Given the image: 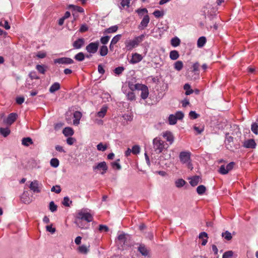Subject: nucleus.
<instances>
[{"label": "nucleus", "instance_id": "473e14b6", "mask_svg": "<svg viewBox=\"0 0 258 258\" xmlns=\"http://www.w3.org/2000/svg\"><path fill=\"white\" fill-rule=\"evenodd\" d=\"M180 43V39L177 37H174L171 39V44L173 47H176L178 46Z\"/></svg>", "mask_w": 258, "mask_h": 258}, {"label": "nucleus", "instance_id": "680f3d73", "mask_svg": "<svg viewBox=\"0 0 258 258\" xmlns=\"http://www.w3.org/2000/svg\"><path fill=\"white\" fill-rule=\"evenodd\" d=\"M194 129L195 131L197 132L198 134H201L204 131V127H200V126H197L196 125H195L194 126Z\"/></svg>", "mask_w": 258, "mask_h": 258}, {"label": "nucleus", "instance_id": "c756f323", "mask_svg": "<svg viewBox=\"0 0 258 258\" xmlns=\"http://www.w3.org/2000/svg\"><path fill=\"white\" fill-rule=\"evenodd\" d=\"M89 247L85 245H82L78 247V251L79 252L83 254H86L89 251Z\"/></svg>", "mask_w": 258, "mask_h": 258}, {"label": "nucleus", "instance_id": "4d7b16f0", "mask_svg": "<svg viewBox=\"0 0 258 258\" xmlns=\"http://www.w3.org/2000/svg\"><path fill=\"white\" fill-rule=\"evenodd\" d=\"M175 115L176 116V117L177 119L181 120L184 117V113L182 111H177Z\"/></svg>", "mask_w": 258, "mask_h": 258}, {"label": "nucleus", "instance_id": "7c9ffc66", "mask_svg": "<svg viewBox=\"0 0 258 258\" xmlns=\"http://www.w3.org/2000/svg\"><path fill=\"white\" fill-rule=\"evenodd\" d=\"M10 134V130L8 128H0V134L4 137H7Z\"/></svg>", "mask_w": 258, "mask_h": 258}, {"label": "nucleus", "instance_id": "bb28decb", "mask_svg": "<svg viewBox=\"0 0 258 258\" xmlns=\"http://www.w3.org/2000/svg\"><path fill=\"white\" fill-rule=\"evenodd\" d=\"M117 29L118 26H117L116 25L112 26L105 29L104 33L107 34L114 33L117 31Z\"/></svg>", "mask_w": 258, "mask_h": 258}, {"label": "nucleus", "instance_id": "37998d69", "mask_svg": "<svg viewBox=\"0 0 258 258\" xmlns=\"http://www.w3.org/2000/svg\"><path fill=\"white\" fill-rule=\"evenodd\" d=\"M121 34H118L115 35L114 37H113L111 41V43L113 44H116L119 40L121 39Z\"/></svg>", "mask_w": 258, "mask_h": 258}, {"label": "nucleus", "instance_id": "cd10ccee", "mask_svg": "<svg viewBox=\"0 0 258 258\" xmlns=\"http://www.w3.org/2000/svg\"><path fill=\"white\" fill-rule=\"evenodd\" d=\"M183 62L181 60H178L176 61L174 64V68L178 71L181 70L183 68Z\"/></svg>", "mask_w": 258, "mask_h": 258}, {"label": "nucleus", "instance_id": "f3484780", "mask_svg": "<svg viewBox=\"0 0 258 258\" xmlns=\"http://www.w3.org/2000/svg\"><path fill=\"white\" fill-rule=\"evenodd\" d=\"M189 183L192 186H195L201 181V177L200 176L196 175L189 178Z\"/></svg>", "mask_w": 258, "mask_h": 258}, {"label": "nucleus", "instance_id": "9b49d317", "mask_svg": "<svg viewBox=\"0 0 258 258\" xmlns=\"http://www.w3.org/2000/svg\"><path fill=\"white\" fill-rule=\"evenodd\" d=\"M243 146L245 148L254 149L256 147V143L253 139H248L243 142Z\"/></svg>", "mask_w": 258, "mask_h": 258}, {"label": "nucleus", "instance_id": "0eeeda50", "mask_svg": "<svg viewBox=\"0 0 258 258\" xmlns=\"http://www.w3.org/2000/svg\"><path fill=\"white\" fill-rule=\"evenodd\" d=\"M3 116H1V120L7 125L12 124L16 119V114L14 113H11L7 118L3 117Z\"/></svg>", "mask_w": 258, "mask_h": 258}, {"label": "nucleus", "instance_id": "a211bd4d", "mask_svg": "<svg viewBox=\"0 0 258 258\" xmlns=\"http://www.w3.org/2000/svg\"><path fill=\"white\" fill-rule=\"evenodd\" d=\"M20 199L25 204H29L31 202V199L28 196V192H24L21 196Z\"/></svg>", "mask_w": 258, "mask_h": 258}, {"label": "nucleus", "instance_id": "f257e3e1", "mask_svg": "<svg viewBox=\"0 0 258 258\" xmlns=\"http://www.w3.org/2000/svg\"><path fill=\"white\" fill-rule=\"evenodd\" d=\"M146 35L143 34L140 36L135 37L133 39L126 40L124 42L125 49L127 51H131L134 48L138 47L145 39Z\"/></svg>", "mask_w": 258, "mask_h": 258}, {"label": "nucleus", "instance_id": "a878e982", "mask_svg": "<svg viewBox=\"0 0 258 258\" xmlns=\"http://www.w3.org/2000/svg\"><path fill=\"white\" fill-rule=\"evenodd\" d=\"M36 69L39 73L44 74L46 71V67L43 65L37 64L36 66Z\"/></svg>", "mask_w": 258, "mask_h": 258}, {"label": "nucleus", "instance_id": "a18cd8bd", "mask_svg": "<svg viewBox=\"0 0 258 258\" xmlns=\"http://www.w3.org/2000/svg\"><path fill=\"white\" fill-rule=\"evenodd\" d=\"M233 252L231 250L226 251L224 253L222 258H232Z\"/></svg>", "mask_w": 258, "mask_h": 258}, {"label": "nucleus", "instance_id": "6e6552de", "mask_svg": "<svg viewBox=\"0 0 258 258\" xmlns=\"http://www.w3.org/2000/svg\"><path fill=\"white\" fill-rule=\"evenodd\" d=\"M93 170H102V172H101L102 174H104L106 172L108 167L107 166L106 163L104 161L99 163L97 165L93 167Z\"/></svg>", "mask_w": 258, "mask_h": 258}, {"label": "nucleus", "instance_id": "aec40b11", "mask_svg": "<svg viewBox=\"0 0 258 258\" xmlns=\"http://www.w3.org/2000/svg\"><path fill=\"white\" fill-rule=\"evenodd\" d=\"M33 143V141L30 137L24 138L22 140V144L25 147H28Z\"/></svg>", "mask_w": 258, "mask_h": 258}, {"label": "nucleus", "instance_id": "8fccbe9b", "mask_svg": "<svg viewBox=\"0 0 258 258\" xmlns=\"http://www.w3.org/2000/svg\"><path fill=\"white\" fill-rule=\"evenodd\" d=\"M119 161V159L117 160L116 161L111 163V166L112 168H116L118 170L121 169V167L118 162Z\"/></svg>", "mask_w": 258, "mask_h": 258}, {"label": "nucleus", "instance_id": "6e6d98bb", "mask_svg": "<svg viewBox=\"0 0 258 258\" xmlns=\"http://www.w3.org/2000/svg\"><path fill=\"white\" fill-rule=\"evenodd\" d=\"M107 146L103 145L102 143H99L97 146V150L99 151H104L107 149Z\"/></svg>", "mask_w": 258, "mask_h": 258}, {"label": "nucleus", "instance_id": "412c9836", "mask_svg": "<svg viewBox=\"0 0 258 258\" xmlns=\"http://www.w3.org/2000/svg\"><path fill=\"white\" fill-rule=\"evenodd\" d=\"M149 90L148 87L145 85L141 90V97L143 99H146L148 97Z\"/></svg>", "mask_w": 258, "mask_h": 258}, {"label": "nucleus", "instance_id": "49530a36", "mask_svg": "<svg viewBox=\"0 0 258 258\" xmlns=\"http://www.w3.org/2000/svg\"><path fill=\"white\" fill-rule=\"evenodd\" d=\"M49 210L51 212H54L57 210V206L52 201L49 203Z\"/></svg>", "mask_w": 258, "mask_h": 258}, {"label": "nucleus", "instance_id": "79ce46f5", "mask_svg": "<svg viewBox=\"0 0 258 258\" xmlns=\"http://www.w3.org/2000/svg\"><path fill=\"white\" fill-rule=\"evenodd\" d=\"M153 14L154 15V16L156 18H159L163 17L164 15V13L163 11H161L159 10H155L153 12Z\"/></svg>", "mask_w": 258, "mask_h": 258}, {"label": "nucleus", "instance_id": "dca6fc26", "mask_svg": "<svg viewBox=\"0 0 258 258\" xmlns=\"http://www.w3.org/2000/svg\"><path fill=\"white\" fill-rule=\"evenodd\" d=\"M29 188L34 192H40V189L39 187L38 182L37 180L32 181L30 184Z\"/></svg>", "mask_w": 258, "mask_h": 258}, {"label": "nucleus", "instance_id": "f704fd0d", "mask_svg": "<svg viewBox=\"0 0 258 258\" xmlns=\"http://www.w3.org/2000/svg\"><path fill=\"white\" fill-rule=\"evenodd\" d=\"M185 181L183 179H178L175 182L176 186L178 188H180L183 186L185 184Z\"/></svg>", "mask_w": 258, "mask_h": 258}, {"label": "nucleus", "instance_id": "7ed1b4c3", "mask_svg": "<svg viewBox=\"0 0 258 258\" xmlns=\"http://www.w3.org/2000/svg\"><path fill=\"white\" fill-rule=\"evenodd\" d=\"M76 219L77 220H84L87 222H90L93 219V216L90 213L83 210L79 211L77 213Z\"/></svg>", "mask_w": 258, "mask_h": 258}, {"label": "nucleus", "instance_id": "20e7f679", "mask_svg": "<svg viewBox=\"0 0 258 258\" xmlns=\"http://www.w3.org/2000/svg\"><path fill=\"white\" fill-rule=\"evenodd\" d=\"M191 153L189 151H182L179 153V158L182 164H186L191 161Z\"/></svg>", "mask_w": 258, "mask_h": 258}, {"label": "nucleus", "instance_id": "0e129e2a", "mask_svg": "<svg viewBox=\"0 0 258 258\" xmlns=\"http://www.w3.org/2000/svg\"><path fill=\"white\" fill-rule=\"evenodd\" d=\"M82 117V113L81 112L76 111L74 113V117L75 119L80 120Z\"/></svg>", "mask_w": 258, "mask_h": 258}, {"label": "nucleus", "instance_id": "a19ab883", "mask_svg": "<svg viewBox=\"0 0 258 258\" xmlns=\"http://www.w3.org/2000/svg\"><path fill=\"white\" fill-rule=\"evenodd\" d=\"M110 38L109 36H103L100 38V42L103 44V45H105L108 42Z\"/></svg>", "mask_w": 258, "mask_h": 258}, {"label": "nucleus", "instance_id": "2eb2a0df", "mask_svg": "<svg viewBox=\"0 0 258 258\" xmlns=\"http://www.w3.org/2000/svg\"><path fill=\"white\" fill-rule=\"evenodd\" d=\"M163 137L167 142H169L170 144L173 143L174 141V137L171 132L166 131L165 133H163Z\"/></svg>", "mask_w": 258, "mask_h": 258}, {"label": "nucleus", "instance_id": "e433bc0d", "mask_svg": "<svg viewBox=\"0 0 258 258\" xmlns=\"http://www.w3.org/2000/svg\"><path fill=\"white\" fill-rule=\"evenodd\" d=\"M0 26L5 28L6 30H8L10 28V26L8 22L5 20L0 21Z\"/></svg>", "mask_w": 258, "mask_h": 258}, {"label": "nucleus", "instance_id": "69168bd1", "mask_svg": "<svg viewBox=\"0 0 258 258\" xmlns=\"http://www.w3.org/2000/svg\"><path fill=\"white\" fill-rule=\"evenodd\" d=\"M99 230L100 231H104L105 232H108L109 231V228L106 225H100L99 227Z\"/></svg>", "mask_w": 258, "mask_h": 258}, {"label": "nucleus", "instance_id": "ddd939ff", "mask_svg": "<svg viewBox=\"0 0 258 258\" xmlns=\"http://www.w3.org/2000/svg\"><path fill=\"white\" fill-rule=\"evenodd\" d=\"M138 250L143 256H147L149 253V250L143 244H140L138 247Z\"/></svg>", "mask_w": 258, "mask_h": 258}, {"label": "nucleus", "instance_id": "864d4df0", "mask_svg": "<svg viewBox=\"0 0 258 258\" xmlns=\"http://www.w3.org/2000/svg\"><path fill=\"white\" fill-rule=\"evenodd\" d=\"M127 97L128 100H130L131 101H133L136 99V95L133 91L129 92L127 93Z\"/></svg>", "mask_w": 258, "mask_h": 258}, {"label": "nucleus", "instance_id": "603ef678", "mask_svg": "<svg viewBox=\"0 0 258 258\" xmlns=\"http://www.w3.org/2000/svg\"><path fill=\"white\" fill-rule=\"evenodd\" d=\"M251 130L252 132L255 135L258 134V125L256 123H254L251 125Z\"/></svg>", "mask_w": 258, "mask_h": 258}, {"label": "nucleus", "instance_id": "c9c22d12", "mask_svg": "<svg viewBox=\"0 0 258 258\" xmlns=\"http://www.w3.org/2000/svg\"><path fill=\"white\" fill-rule=\"evenodd\" d=\"M74 58L77 60L81 61L84 60L85 55L83 52H81L76 54Z\"/></svg>", "mask_w": 258, "mask_h": 258}, {"label": "nucleus", "instance_id": "3c124183", "mask_svg": "<svg viewBox=\"0 0 258 258\" xmlns=\"http://www.w3.org/2000/svg\"><path fill=\"white\" fill-rule=\"evenodd\" d=\"M124 70V68L123 67H118L114 69V72L115 74L119 75L123 72Z\"/></svg>", "mask_w": 258, "mask_h": 258}, {"label": "nucleus", "instance_id": "9d476101", "mask_svg": "<svg viewBox=\"0 0 258 258\" xmlns=\"http://www.w3.org/2000/svg\"><path fill=\"white\" fill-rule=\"evenodd\" d=\"M150 22V17L148 15H145L142 20L139 26V29L140 30H144L145 28L148 26V25Z\"/></svg>", "mask_w": 258, "mask_h": 258}, {"label": "nucleus", "instance_id": "4468645a", "mask_svg": "<svg viewBox=\"0 0 258 258\" xmlns=\"http://www.w3.org/2000/svg\"><path fill=\"white\" fill-rule=\"evenodd\" d=\"M143 59L142 55L138 53H135L132 54V58L130 60V63L132 64L137 63L141 61Z\"/></svg>", "mask_w": 258, "mask_h": 258}, {"label": "nucleus", "instance_id": "338daca9", "mask_svg": "<svg viewBox=\"0 0 258 258\" xmlns=\"http://www.w3.org/2000/svg\"><path fill=\"white\" fill-rule=\"evenodd\" d=\"M70 8H73L75 10H77L78 12L82 13L84 12V9L81 7L75 6L74 5H70Z\"/></svg>", "mask_w": 258, "mask_h": 258}, {"label": "nucleus", "instance_id": "c03bdc74", "mask_svg": "<svg viewBox=\"0 0 258 258\" xmlns=\"http://www.w3.org/2000/svg\"><path fill=\"white\" fill-rule=\"evenodd\" d=\"M72 203V201H70L69 197H66L63 198V200L62 202V204L66 207H69L70 204H71Z\"/></svg>", "mask_w": 258, "mask_h": 258}, {"label": "nucleus", "instance_id": "de8ad7c7", "mask_svg": "<svg viewBox=\"0 0 258 258\" xmlns=\"http://www.w3.org/2000/svg\"><path fill=\"white\" fill-rule=\"evenodd\" d=\"M130 3V0H121L120 5L121 6V9L124 8L125 7L127 8L129 7Z\"/></svg>", "mask_w": 258, "mask_h": 258}, {"label": "nucleus", "instance_id": "b1692460", "mask_svg": "<svg viewBox=\"0 0 258 258\" xmlns=\"http://www.w3.org/2000/svg\"><path fill=\"white\" fill-rule=\"evenodd\" d=\"M206 42V38L204 36L200 37L197 42V46L198 47L201 48L204 46Z\"/></svg>", "mask_w": 258, "mask_h": 258}, {"label": "nucleus", "instance_id": "4be33fe9", "mask_svg": "<svg viewBox=\"0 0 258 258\" xmlns=\"http://www.w3.org/2000/svg\"><path fill=\"white\" fill-rule=\"evenodd\" d=\"M62 133L65 136L68 137L72 136L74 132L72 128L67 127L63 130Z\"/></svg>", "mask_w": 258, "mask_h": 258}, {"label": "nucleus", "instance_id": "1a4fd4ad", "mask_svg": "<svg viewBox=\"0 0 258 258\" xmlns=\"http://www.w3.org/2000/svg\"><path fill=\"white\" fill-rule=\"evenodd\" d=\"M54 62L59 64H72L74 62V60L71 58L61 57L54 59Z\"/></svg>", "mask_w": 258, "mask_h": 258}, {"label": "nucleus", "instance_id": "f8f14e48", "mask_svg": "<svg viewBox=\"0 0 258 258\" xmlns=\"http://www.w3.org/2000/svg\"><path fill=\"white\" fill-rule=\"evenodd\" d=\"M85 44V39L83 38H78L73 43V46L75 49H80Z\"/></svg>", "mask_w": 258, "mask_h": 258}, {"label": "nucleus", "instance_id": "f03ea898", "mask_svg": "<svg viewBox=\"0 0 258 258\" xmlns=\"http://www.w3.org/2000/svg\"><path fill=\"white\" fill-rule=\"evenodd\" d=\"M153 149L157 154L161 153L165 148L164 142L159 138H155L153 141Z\"/></svg>", "mask_w": 258, "mask_h": 258}, {"label": "nucleus", "instance_id": "39448f33", "mask_svg": "<svg viewBox=\"0 0 258 258\" xmlns=\"http://www.w3.org/2000/svg\"><path fill=\"white\" fill-rule=\"evenodd\" d=\"M99 45V41H96L95 42H91L86 47V50L90 53H96L98 49Z\"/></svg>", "mask_w": 258, "mask_h": 258}, {"label": "nucleus", "instance_id": "6ab92c4d", "mask_svg": "<svg viewBox=\"0 0 258 258\" xmlns=\"http://www.w3.org/2000/svg\"><path fill=\"white\" fill-rule=\"evenodd\" d=\"M60 88V86L59 83L55 82L53 83L49 88V91L50 93H53L55 91L58 90Z\"/></svg>", "mask_w": 258, "mask_h": 258}, {"label": "nucleus", "instance_id": "c85d7f7f", "mask_svg": "<svg viewBox=\"0 0 258 258\" xmlns=\"http://www.w3.org/2000/svg\"><path fill=\"white\" fill-rule=\"evenodd\" d=\"M107 106H103L100 110L97 113V115L98 116H99V117H103L106 112H107Z\"/></svg>", "mask_w": 258, "mask_h": 258}, {"label": "nucleus", "instance_id": "423d86ee", "mask_svg": "<svg viewBox=\"0 0 258 258\" xmlns=\"http://www.w3.org/2000/svg\"><path fill=\"white\" fill-rule=\"evenodd\" d=\"M235 164V162H231L228 164L226 166L225 165H221L219 171L222 174H226L228 173L229 171L233 169Z\"/></svg>", "mask_w": 258, "mask_h": 258}, {"label": "nucleus", "instance_id": "2f4dec72", "mask_svg": "<svg viewBox=\"0 0 258 258\" xmlns=\"http://www.w3.org/2000/svg\"><path fill=\"white\" fill-rule=\"evenodd\" d=\"M206 190V188L204 185H200L197 188V192L199 195H203Z\"/></svg>", "mask_w": 258, "mask_h": 258}, {"label": "nucleus", "instance_id": "774afa93", "mask_svg": "<svg viewBox=\"0 0 258 258\" xmlns=\"http://www.w3.org/2000/svg\"><path fill=\"white\" fill-rule=\"evenodd\" d=\"M75 141L76 140L74 138L69 137L67 140V143L69 145H72Z\"/></svg>", "mask_w": 258, "mask_h": 258}, {"label": "nucleus", "instance_id": "5fc2aeb1", "mask_svg": "<svg viewBox=\"0 0 258 258\" xmlns=\"http://www.w3.org/2000/svg\"><path fill=\"white\" fill-rule=\"evenodd\" d=\"M189 116L191 119H194L198 118L200 115L197 113L195 111H191L189 113Z\"/></svg>", "mask_w": 258, "mask_h": 258}, {"label": "nucleus", "instance_id": "5701e85b", "mask_svg": "<svg viewBox=\"0 0 258 258\" xmlns=\"http://www.w3.org/2000/svg\"><path fill=\"white\" fill-rule=\"evenodd\" d=\"M108 48L106 45H102L100 47L99 54L102 56L106 55L108 53Z\"/></svg>", "mask_w": 258, "mask_h": 258}, {"label": "nucleus", "instance_id": "13d9d810", "mask_svg": "<svg viewBox=\"0 0 258 258\" xmlns=\"http://www.w3.org/2000/svg\"><path fill=\"white\" fill-rule=\"evenodd\" d=\"M136 12L139 15H142L144 13H148V10L146 8L138 9Z\"/></svg>", "mask_w": 258, "mask_h": 258}, {"label": "nucleus", "instance_id": "72a5a7b5", "mask_svg": "<svg viewBox=\"0 0 258 258\" xmlns=\"http://www.w3.org/2000/svg\"><path fill=\"white\" fill-rule=\"evenodd\" d=\"M177 118L176 116L173 114H170L168 117L169 123L171 125H174L177 122Z\"/></svg>", "mask_w": 258, "mask_h": 258}, {"label": "nucleus", "instance_id": "052dcab7", "mask_svg": "<svg viewBox=\"0 0 258 258\" xmlns=\"http://www.w3.org/2000/svg\"><path fill=\"white\" fill-rule=\"evenodd\" d=\"M51 191L52 192H55L57 194H59L61 191L60 187L58 185L55 186H53L51 189Z\"/></svg>", "mask_w": 258, "mask_h": 258}, {"label": "nucleus", "instance_id": "4c0bfd02", "mask_svg": "<svg viewBox=\"0 0 258 258\" xmlns=\"http://www.w3.org/2000/svg\"><path fill=\"white\" fill-rule=\"evenodd\" d=\"M199 67L200 64L198 62L194 63L192 65V72L195 73V74H199Z\"/></svg>", "mask_w": 258, "mask_h": 258}, {"label": "nucleus", "instance_id": "ea45409f", "mask_svg": "<svg viewBox=\"0 0 258 258\" xmlns=\"http://www.w3.org/2000/svg\"><path fill=\"white\" fill-rule=\"evenodd\" d=\"M222 236L227 240H230L232 238L231 233L228 231H226L224 233H222Z\"/></svg>", "mask_w": 258, "mask_h": 258}, {"label": "nucleus", "instance_id": "09e8293b", "mask_svg": "<svg viewBox=\"0 0 258 258\" xmlns=\"http://www.w3.org/2000/svg\"><path fill=\"white\" fill-rule=\"evenodd\" d=\"M132 153L134 154H138L140 152V147L138 145H135L133 147L132 149Z\"/></svg>", "mask_w": 258, "mask_h": 258}, {"label": "nucleus", "instance_id": "393cba45", "mask_svg": "<svg viewBox=\"0 0 258 258\" xmlns=\"http://www.w3.org/2000/svg\"><path fill=\"white\" fill-rule=\"evenodd\" d=\"M169 56L171 59L176 60L179 57V55L177 50H172L170 52Z\"/></svg>", "mask_w": 258, "mask_h": 258}, {"label": "nucleus", "instance_id": "58836bf2", "mask_svg": "<svg viewBox=\"0 0 258 258\" xmlns=\"http://www.w3.org/2000/svg\"><path fill=\"white\" fill-rule=\"evenodd\" d=\"M50 165L53 167H57L59 165V160L57 158H52L50 162Z\"/></svg>", "mask_w": 258, "mask_h": 258}, {"label": "nucleus", "instance_id": "bf43d9fd", "mask_svg": "<svg viewBox=\"0 0 258 258\" xmlns=\"http://www.w3.org/2000/svg\"><path fill=\"white\" fill-rule=\"evenodd\" d=\"M29 76L32 80H33V79L38 80L40 79V78L37 75L36 72H30Z\"/></svg>", "mask_w": 258, "mask_h": 258}, {"label": "nucleus", "instance_id": "e2e57ef3", "mask_svg": "<svg viewBox=\"0 0 258 258\" xmlns=\"http://www.w3.org/2000/svg\"><path fill=\"white\" fill-rule=\"evenodd\" d=\"M46 230L51 233H54L56 230L55 228L52 227V225H47L46 226Z\"/></svg>", "mask_w": 258, "mask_h": 258}]
</instances>
